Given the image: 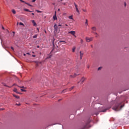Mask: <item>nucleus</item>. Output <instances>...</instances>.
I'll list each match as a JSON object with an SVG mask.
<instances>
[{
  "label": "nucleus",
  "instance_id": "c85d7f7f",
  "mask_svg": "<svg viewBox=\"0 0 129 129\" xmlns=\"http://www.w3.org/2000/svg\"><path fill=\"white\" fill-rule=\"evenodd\" d=\"M81 43L83 44V40L81 39Z\"/></svg>",
  "mask_w": 129,
  "mask_h": 129
},
{
  "label": "nucleus",
  "instance_id": "6e6d98bb",
  "mask_svg": "<svg viewBox=\"0 0 129 129\" xmlns=\"http://www.w3.org/2000/svg\"><path fill=\"white\" fill-rule=\"evenodd\" d=\"M52 43L54 44V40H53V41L52 42Z\"/></svg>",
  "mask_w": 129,
  "mask_h": 129
},
{
  "label": "nucleus",
  "instance_id": "a18cd8bd",
  "mask_svg": "<svg viewBox=\"0 0 129 129\" xmlns=\"http://www.w3.org/2000/svg\"><path fill=\"white\" fill-rule=\"evenodd\" d=\"M66 26L67 27H68V25L65 24L64 26Z\"/></svg>",
  "mask_w": 129,
  "mask_h": 129
},
{
  "label": "nucleus",
  "instance_id": "393cba45",
  "mask_svg": "<svg viewBox=\"0 0 129 129\" xmlns=\"http://www.w3.org/2000/svg\"><path fill=\"white\" fill-rule=\"evenodd\" d=\"M37 35H34V36H33V38L34 39H35V38H37Z\"/></svg>",
  "mask_w": 129,
  "mask_h": 129
},
{
  "label": "nucleus",
  "instance_id": "603ef678",
  "mask_svg": "<svg viewBox=\"0 0 129 129\" xmlns=\"http://www.w3.org/2000/svg\"><path fill=\"white\" fill-rule=\"evenodd\" d=\"M54 15H56V11H55L54 12Z\"/></svg>",
  "mask_w": 129,
  "mask_h": 129
},
{
  "label": "nucleus",
  "instance_id": "680f3d73",
  "mask_svg": "<svg viewBox=\"0 0 129 129\" xmlns=\"http://www.w3.org/2000/svg\"><path fill=\"white\" fill-rule=\"evenodd\" d=\"M10 87V88H11V87Z\"/></svg>",
  "mask_w": 129,
  "mask_h": 129
},
{
  "label": "nucleus",
  "instance_id": "bb28decb",
  "mask_svg": "<svg viewBox=\"0 0 129 129\" xmlns=\"http://www.w3.org/2000/svg\"><path fill=\"white\" fill-rule=\"evenodd\" d=\"M18 87H19L20 88H25V87H24V86H18Z\"/></svg>",
  "mask_w": 129,
  "mask_h": 129
},
{
  "label": "nucleus",
  "instance_id": "b1692460",
  "mask_svg": "<svg viewBox=\"0 0 129 129\" xmlns=\"http://www.w3.org/2000/svg\"><path fill=\"white\" fill-rule=\"evenodd\" d=\"M21 91H22L23 92H26V90L23 89H21Z\"/></svg>",
  "mask_w": 129,
  "mask_h": 129
},
{
  "label": "nucleus",
  "instance_id": "58836bf2",
  "mask_svg": "<svg viewBox=\"0 0 129 129\" xmlns=\"http://www.w3.org/2000/svg\"><path fill=\"white\" fill-rule=\"evenodd\" d=\"M2 29L3 30H5V27H4V26H2Z\"/></svg>",
  "mask_w": 129,
  "mask_h": 129
},
{
  "label": "nucleus",
  "instance_id": "de8ad7c7",
  "mask_svg": "<svg viewBox=\"0 0 129 129\" xmlns=\"http://www.w3.org/2000/svg\"><path fill=\"white\" fill-rule=\"evenodd\" d=\"M7 31L8 33H10V32L8 30H7Z\"/></svg>",
  "mask_w": 129,
  "mask_h": 129
},
{
  "label": "nucleus",
  "instance_id": "49530a36",
  "mask_svg": "<svg viewBox=\"0 0 129 129\" xmlns=\"http://www.w3.org/2000/svg\"><path fill=\"white\" fill-rule=\"evenodd\" d=\"M15 85H16V84H14L12 86H15Z\"/></svg>",
  "mask_w": 129,
  "mask_h": 129
},
{
  "label": "nucleus",
  "instance_id": "f704fd0d",
  "mask_svg": "<svg viewBox=\"0 0 129 129\" xmlns=\"http://www.w3.org/2000/svg\"><path fill=\"white\" fill-rule=\"evenodd\" d=\"M66 90H67L66 89V90H63L62 91V92H63V93L65 92V91H66Z\"/></svg>",
  "mask_w": 129,
  "mask_h": 129
},
{
  "label": "nucleus",
  "instance_id": "c03bdc74",
  "mask_svg": "<svg viewBox=\"0 0 129 129\" xmlns=\"http://www.w3.org/2000/svg\"><path fill=\"white\" fill-rule=\"evenodd\" d=\"M32 16H35V14L32 13Z\"/></svg>",
  "mask_w": 129,
  "mask_h": 129
},
{
  "label": "nucleus",
  "instance_id": "423d86ee",
  "mask_svg": "<svg viewBox=\"0 0 129 129\" xmlns=\"http://www.w3.org/2000/svg\"><path fill=\"white\" fill-rule=\"evenodd\" d=\"M20 2H21V3H24V4H25L26 5H28V6H29V7H33L32 5H31L29 3H26L25 1H23V0H20Z\"/></svg>",
  "mask_w": 129,
  "mask_h": 129
},
{
  "label": "nucleus",
  "instance_id": "20e7f679",
  "mask_svg": "<svg viewBox=\"0 0 129 129\" xmlns=\"http://www.w3.org/2000/svg\"><path fill=\"white\" fill-rule=\"evenodd\" d=\"M74 5L76 8V12H77L78 13V14H80L79 10H78V6H77V5H76V3H74Z\"/></svg>",
  "mask_w": 129,
  "mask_h": 129
},
{
  "label": "nucleus",
  "instance_id": "3c124183",
  "mask_svg": "<svg viewBox=\"0 0 129 129\" xmlns=\"http://www.w3.org/2000/svg\"><path fill=\"white\" fill-rule=\"evenodd\" d=\"M90 66H88L87 68H89Z\"/></svg>",
  "mask_w": 129,
  "mask_h": 129
},
{
  "label": "nucleus",
  "instance_id": "f03ea898",
  "mask_svg": "<svg viewBox=\"0 0 129 129\" xmlns=\"http://www.w3.org/2000/svg\"><path fill=\"white\" fill-rule=\"evenodd\" d=\"M92 33H93V34H94L95 35H96L97 36H96V37H97V36H98V34H97V33H96V27H92Z\"/></svg>",
  "mask_w": 129,
  "mask_h": 129
},
{
  "label": "nucleus",
  "instance_id": "c756f323",
  "mask_svg": "<svg viewBox=\"0 0 129 129\" xmlns=\"http://www.w3.org/2000/svg\"><path fill=\"white\" fill-rule=\"evenodd\" d=\"M62 28L64 29L65 28V25H61Z\"/></svg>",
  "mask_w": 129,
  "mask_h": 129
},
{
  "label": "nucleus",
  "instance_id": "c9c22d12",
  "mask_svg": "<svg viewBox=\"0 0 129 129\" xmlns=\"http://www.w3.org/2000/svg\"><path fill=\"white\" fill-rule=\"evenodd\" d=\"M36 2V0H32V3H35Z\"/></svg>",
  "mask_w": 129,
  "mask_h": 129
},
{
  "label": "nucleus",
  "instance_id": "6ab92c4d",
  "mask_svg": "<svg viewBox=\"0 0 129 129\" xmlns=\"http://www.w3.org/2000/svg\"><path fill=\"white\" fill-rule=\"evenodd\" d=\"M85 25L86 26H87V25H88V21L87 19L86 20Z\"/></svg>",
  "mask_w": 129,
  "mask_h": 129
},
{
  "label": "nucleus",
  "instance_id": "79ce46f5",
  "mask_svg": "<svg viewBox=\"0 0 129 129\" xmlns=\"http://www.w3.org/2000/svg\"><path fill=\"white\" fill-rule=\"evenodd\" d=\"M126 3H124V7H126Z\"/></svg>",
  "mask_w": 129,
  "mask_h": 129
},
{
  "label": "nucleus",
  "instance_id": "2f4dec72",
  "mask_svg": "<svg viewBox=\"0 0 129 129\" xmlns=\"http://www.w3.org/2000/svg\"><path fill=\"white\" fill-rule=\"evenodd\" d=\"M87 124H88V123H87V124L84 126V128H86V127H87Z\"/></svg>",
  "mask_w": 129,
  "mask_h": 129
},
{
  "label": "nucleus",
  "instance_id": "5701e85b",
  "mask_svg": "<svg viewBox=\"0 0 129 129\" xmlns=\"http://www.w3.org/2000/svg\"><path fill=\"white\" fill-rule=\"evenodd\" d=\"M102 68V67H100L99 68H98V71H99V70H101V69Z\"/></svg>",
  "mask_w": 129,
  "mask_h": 129
},
{
  "label": "nucleus",
  "instance_id": "7c9ffc66",
  "mask_svg": "<svg viewBox=\"0 0 129 129\" xmlns=\"http://www.w3.org/2000/svg\"><path fill=\"white\" fill-rule=\"evenodd\" d=\"M36 67H38V66H39V63H36Z\"/></svg>",
  "mask_w": 129,
  "mask_h": 129
},
{
  "label": "nucleus",
  "instance_id": "8fccbe9b",
  "mask_svg": "<svg viewBox=\"0 0 129 129\" xmlns=\"http://www.w3.org/2000/svg\"><path fill=\"white\" fill-rule=\"evenodd\" d=\"M37 48H40V46H37Z\"/></svg>",
  "mask_w": 129,
  "mask_h": 129
},
{
  "label": "nucleus",
  "instance_id": "aec40b11",
  "mask_svg": "<svg viewBox=\"0 0 129 129\" xmlns=\"http://www.w3.org/2000/svg\"><path fill=\"white\" fill-rule=\"evenodd\" d=\"M109 108H107V109H105L102 110V111L103 112H105V111H106V110H107V109H109Z\"/></svg>",
  "mask_w": 129,
  "mask_h": 129
},
{
  "label": "nucleus",
  "instance_id": "052dcab7",
  "mask_svg": "<svg viewBox=\"0 0 129 129\" xmlns=\"http://www.w3.org/2000/svg\"><path fill=\"white\" fill-rule=\"evenodd\" d=\"M45 33H46V31H45Z\"/></svg>",
  "mask_w": 129,
  "mask_h": 129
},
{
  "label": "nucleus",
  "instance_id": "a19ab883",
  "mask_svg": "<svg viewBox=\"0 0 129 129\" xmlns=\"http://www.w3.org/2000/svg\"><path fill=\"white\" fill-rule=\"evenodd\" d=\"M4 109H4V108H1V109H0V110H4Z\"/></svg>",
  "mask_w": 129,
  "mask_h": 129
},
{
  "label": "nucleus",
  "instance_id": "4d7b16f0",
  "mask_svg": "<svg viewBox=\"0 0 129 129\" xmlns=\"http://www.w3.org/2000/svg\"><path fill=\"white\" fill-rule=\"evenodd\" d=\"M38 31H39V28H37Z\"/></svg>",
  "mask_w": 129,
  "mask_h": 129
},
{
  "label": "nucleus",
  "instance_id": "473e14b6",
  "mask_svg": "<svg viewBox=\"0 0 129 129\" xmlns=\"http://www.w3.org/2000/svg\"><path fill=\"white\" fill-rule=\"evenodd\" d=\"M16 104V105H18L19 106H20V105H21V104H20V103H19V104Z\"/></svg>",
  "mask_w": 129,
  "mask_h": 129
},
{
  "label": "nucleus",
  "instance_id": "bf43d9fd",
  "mask_svg": "<svg viewBox=\"0 0 129 129\" xmlns=\"http://www.w3.org/2000/svg\"><path fill=\"white\" fill-rule=\"evenodd\" d=\"M63 5H65V3H63Z\"/></svg>",
  "mask_w": 129,
  "mask_h": 129
},
{
  "label": "nucleus",
  "instance_id": "6e6552de",
  "mask_svg": "<svg viewBox=\"0 0 129 129\" xmlns=\"http://www.w3.org/2000/svg\"><path fill=\"white\" fill-rule=\"evenodd\" d=\"M13 91L14 92H16V93H17L18 94H20V92H18V89L16 88H14V89L13 90Z\"/></svg>",
  "mask_w": 129,
  "mask_h": 129
},
{
  "label": "nucleus",
  "instance_id": "a211bd4d",
  "mask_svg": "<svg viewBox=\"0 0 129 129\" xmlns=\"http://www.w3.org/2000/svg\"><path fill=\"white\" fill-rule=\"evenodd\" d=\"M61 43H66V41H59L58 44H59V45H61Z\"/></svg>",
  "mask_w": 129,
  "mask_h": 129
},
{
  "label": "nucleus",
  "instance_id": "a878e982",
  "mask_svg": "<svg viewBox=\"0 0 129 129\" xmlns=\"http://www.w3.org/2000/svg\"><path fill=\"white\" fill-rule=\"evenodd\" d=\"M36 11L37 13H42V11H39V10H36Z\"/></svg>",
  "mask_w": 129,
  "mask_h": 129
},
{
  "label": "nucleus",
  "instance_id": "39448f33",
  "mask_svg": "<svg viewBox=\"0 0 129 129\" xmlns=\"http://www.w3.org/2000/svg\"><path fill=\"white\" fill-rule=\"evenodd\" d=\"M84 54V52H83V51H81L80 52V59H82V57H83Z\"/></svg>",
  "mask_w": 129,
  "mask_h": 129
},
{
  "label": "nucleus",
  "instance_id": "0eeeda50",
  "mask_svg": "<svg viewBox=\"0 0 129 129\" xmlns=\"http://www.w3.org/2000/svg\"><path fill=\"white\" fill-rule=\"evenodd\" d=\"M86 79V78L83 77L81 80V84H83V82H84V81H85Z\"/></svg>",
  "mask_w": 129,
  "mask_h": 129
},
{
  "label": "nucleus",
  "instance_id": "1a4fd4ad",
  "mask_svg": "<svg viewBox=\"0 0 129 129\" xmlns=\"http://www.w3.org/2000/svg\"><path fill=\"white\" fill-rule=\"evenodd\" d=\"M69 34H71V35H73V36H74V35H75V34H76V32H75V31H72L69 32Z\"/></svg>",
  "mask_w": 129,
  "mask_h": 129
},
{
  "label": "nucleus",
  "instance_id": "13d9d810",
  "mask_svg": "<svg viewBox=\"0 0 129 129\" xmlns=\"http://www.w3.org/2000/svg\"><path fill=\"white\" fill-rule=\"evenodd\" d=\"M13 33H14V34H15V32H13Z\"/></svg>",
  "mask_w": 129,
  "mask_h": 129
},
{
  "label": "nucleus",
  "instance_id": "cd10ccee",
  "mask_svg": "<svg viewBox=\"0 0 129 129\" xmlns=\"http://www.w3.org/2000/svg\"><path fill=\"white\" fill-rule=\"evenodd\" d=\"M77 75H76V74H75V75H74V76H71L72 77L74 78V77H76Z\"/></svg>",
  "mask_w": 129,
  "mask_h": 129
},
{
  "label": "nucleus",
  "instance_id": "9b49d317",
  "mask_svg": "<svg viewBox=\"0 0 129 129\" xmlns=\"http://www.w3.org/2000/svg\"><path fill=\"white\" fill-rule=\"evenodd\" d=\"M13 96L14 97H15V98H17V99H19V98H20V96H17V95H15V94H13Z\"/></svg>",
  "mask_w": 129,
  "mask_h": 129
},
{
  "label": "nucleus",
  "instance_id": "2eb2a0df",
  "mask_svg": "<svg viewBox=\"0 0 129 129\" xmlns=\"http://www.w3.org/2000/svg\"><path fill=\"white\" fill-rule=\"evenodd\" d=\"M75 49H76V47L75 46H74L72 49V51L73 52H75Z\"/></svg>",
  "mask_w": 129,
  "mask_h": 129
},
{
  "label": "nucleus",
  "instance_id": "09e8293b",
  "mask_svg": "<svg viewBox=\"0 0 129 129\" xmlns=\"http://www.w3.org/2000/svg\"><path fill=\"white\" fill-rule=\"evenodd\" d=\"M73 36H75V38H76V36L75 34H74V35H73Z\"/></svg>",
  "mask_w": 129,
  "mask_h": 129
},
{
  "label": "nucleus",
  "instance_id": "412c9836",
  "mask_svg": "<svg viewBox=\"0 0 129 129\" xmlns=\"http://www.w3.org/2000/svg\"><path fill=\"white\" fill-rule=\"evenodd\" d=\"M74 86L72 87L71 88L69 89L70 91H71L73 89H74Z\"/></svg>",
  "mask_w": 129,
  "mask_h": 129
},
{
  "label": "nucleus",
  "instance_id": "f3484780",
  "mask_svg": "<svg viewBox=\"0 0 129 129\" xmlns=\"http://www.w3.org/2000/svg\"><path fill=\"white\" fill-rule=\"evenodd\" d=\"M54 28L55 29V30H57V29H58V27H57V25H54Z\"/></svg>",
  "mask_w": 129,
  "mask_h": 129
},
{
  "label": "nucleus",
  "instance_id": "ea45409f",
  "mask_svg": "<svg viewBox=\"0 0 129 129\" xmlns=\"http://www.w3.org/2000/svg\"><path fill=\"white\" fill-rule=\"evenodd\" d=\"M32 57H36V55H35L33 54V55H32Z\"/></svg>",
  "mask_w": 129,
  "mask_h": 129
},
{
  "label": "nucleus",
  "instance_id": "5fc2aeb1",
  "mask_svg": "<svg viewBox=\"0 0 129 129\" xmlns=\"http://www.w3.org/2000/svg\"><path fill=\"white\" fill-rule=\"evenodd\" d=\"M24 56H26V54L24 53Z\"/></svg>",
  "mask_w": 129,
  "mask_h": 129
},
{
  "label": "nucleus",
  "instance_id": "7ed1b4c3",
  "mask_svg": "<svg viewBox=\"0 0 129 129\" xmlns=\"http://www.w3.org/2000/svg\"><path fill=\"white\" fill-rule=\"evenodd\" d=\"M92 40H93V38L92 37L90 38L88 37L86 38V42H91V41H92Z\"/></svg>",
  "mask_w": 129,
  "mask_h": 129
},
{
  "label": "nucleus",
  "instance_id": "f257e3e1",
  "mask_svg": "<svg viewBox=\"0 0 129 129\" xmlns=\"http://www.w3.org/2000/svg\"><path fill=\"white\" fill-rule=\"evenodd\" d=\"M122 105H120V104H117L112 108V109H113V110H115V111H118L119 110H120L121 108H122Z\"/></svg>",
  "mask_w": 129,
  "mask_h": 129
},
{
  "label": "nucleus",
  "instance_id": "4468645a",
  "mask_svg": "<svg viewBox=\"0 0 129 129\" xmlns=\"http://www.w3.org/2000/svg\"><path fill=\"white\" fill-rule=\"evenodd\" d=\"M12 12L13 14H14V15H16V14L17 13V12H16V10H15L14 9L12 10Z\"/></svg>",
  "mask_w": 129,
  "mask_h": 129
},
{
  "label": "nucleus",
  "instance_id": "e433bc0d",
  "mask_svg": "<svg viewBox=\"0 0 129 129\" xmlns=\"http://www.w3.org/2000/svg\"><path fill=\"white\" fill-rule=\"evenodd\" d=\"M11 49H12V50H13V51H14V47H11Z\"/></svg>",
  "mask_w": 129,
  "mask_h": 129
},
{
  "label": "nucleus",
  "instance_id": "f8f14e48",
  "mask_svg": "<svg viewBox=\"0 0 129 129\" xmlns=\"http://www.w3.org/2000/svg\"><path fill=\"white\" fill-rule=\"evenodd\" d=\"M32 24H33V26H37V24H36L35 20H32Z\"/></svg>",
  "mask_w": 129,
  "mask_h": 129
},
{
  "label": "nucleus",
  "instance_id": "72a5a7b5",
  "mask_svg": "<svg viewBox=\"0 0 129 129\" xmlns=\"http://www.w3.org/2000/svg\"><path fill=\"white\" fill-rule=\"evenodd\" d=\"M58 27H62V25L59 24L58 26Z\"/></svg>",
  "mask_w": 129,
  "mask_h": 129
},
{
  "label": "nucleus",
  "instance_id": "37998d69",
  "mask_svg": "<svg viewBox=\"0 0 129 129\" xmlns=\"http://www.w3.org/2000/svg\"><path fill=\"white\" fill-rule=\"evenodd\" d=\"M26 54H27V55H30V53H29V52H27Z\"/></svg>",
  "mask_w": 129,
  "mask_h": 129
},
{
  "label": "nucleus",
  "instance_id": "4be33fe9",
  "mask_svg": "<svg viewBox=\"0 0 129 129\" xmlns=\"http://www.w3.org/2000/svg\"><path fill=\"white\" fill-rule=\"evenodd\" d=\"M19 25H20V26H25V25H24V23H22V22H20V23H19Z\"/></svg>",
  "mask_w": 129,
  "mask_h": 129
},
{
  "label": "nucleus",
  "instance_id": "4c0bfd02",
  "mask_svg": "<svg viewBox=\"0 0 129 129\" xmlns=\"http://www.w3.org/2000/svg\"><path fill=\"white\" fill-rule=\"evenodd\" d=\"M83 12H84L85 13H86V10H83Z\"/></svg>",
  "mask_w": 129,
  "mask_h": 129
},
{
  "label": "nucleus",
  "instance_id": "dca6fc26",
  "mask_svg": "<svg viewBox=\"0 0 129 129\" xmlns=\"http://www.w3.org/2000/svg\"><path fill=\"white\" fill-rule=\"evenodd\" d=\"M69 19H70L71 20H73V16L72 15L71 16H69Z\"/></svg>",
  "mask_w": 129,
  "mask_h": 129
},
{
  "label": "nucleus",
  "instance_id": "864d4df0",
  "mask_svg": "<svg viewBox=\"0 0 129 129\" xmlns=\"http://www.w3.org/2000/svg\"><path fill=\"white\" fill-rule=\"evenodd\" d=\"M58 11H60V9H58Z\"/></svg>",
  "mask_w": 129,
  "mask_h": 129
},
{
  "label": "nucleus",
  "instance_id": "9d476101",
  "mask_svg": "<svg viewBox=\"0 0 129 129\" xmlns=\"http://www.w3.org/2000/svg\"><path fill=\"white\" fill-rule=\"evenodd\" d=\"M24 11L25 12H29V13H32L33 12V11H31L29 10V9H24Z\"/></svg>",
  "mask_w": 129,
  "mask_h": 129
},
{
  "label": "nucleus",
  "instance_id": "ddd939ff",
  "mask_svg": "<svg viewBox=\"0 0 129 129\" xmlns=\"http://www.w3.org/2000/svg\"><path fill=\"white\" fill-rule=\"evenodd\" d=\"M53 19L54 21H56V20H57V16H56V14L53 17Z\"/></svg>",
  "mask_w": 129,
  "mask_h": 129
}]
</instances>
